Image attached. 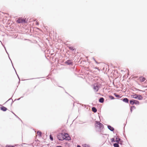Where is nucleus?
<instances>
[{
    "mask_svg": "<svg viewBox=\"0 0 147 147\" xmlns=\"http://www.w3.org/2000/svg\"><path fill=\"white\" fill-rule=\"evenodd\" d=\"M11 63H12V65H13V64H12V61H11ZM13 68H14V69H15V68H14V67H13Z\"/></svg>",
    "mask_w": 147,
    "mask_h": 147,
    "instance_id": "38",
    "label": "nucleus"
},
{
    "mask_svg": "<svg viewBox=\"0 0 147 147\" xmlns=\"http://www.w3.org/2000/svg\"><path fill=\"white\" fill-rule=\"evenodd\" d=\"M11 99H11V98H10V99H9L8 100H7V101L6 102H7V101H8L9 100H11Z\"/></svg>",
    "mask_w": 147,
    "mask_h": 147,
    "instance_id": "34",
    "label": "nucleus"
},
{
    "mask_svg": "<svg viewBox=\"0 0 147 147\" xmlns=\"http://www.w3.org/2000/svg\"><path fill=\"white\" fill-rule=\"evenodd\" d=\"M134 100H130L129 102L131 105H133L135 104Z\"/></svg>",
    "mask_w": 147,
    "mask_h": 147,
    "instance_id": "15",
    "label": "nucleus"
},
{
    "mask_svg": "<svg viewBox=\"0 0 147 147\" xmlns=\"http://www.w3.org/2000/svg\"><path fill=\"white\" fill-rule=\"evenodd\" d=\"M115 137H116L115 136L114 138H115Z\"/></svg>",
    "mask_w": 147,
    "mask_h": 147,
    "instance_id": "44",
    "label": "nucleus"
},
{
    "mask_svg": "<svg viewBox=\"0 0 147 147\" xmlns=\"http://www.w3.org/2000/svg\"><path fill=\"white\" fill-rule=\"evenodd\" d=\"M11 63H12V65H13V64H12V61H11ZM13 68H14V69H15V68H14V67H13Z\"/></svg>",
    "mask_w": 147,
    "mask_h": 147,
    "instance_id": "36",
    "label": "nucleus"
},
{
    "mask_svg": "<svg viewBox=\"0 0 147 147\" xmlns=\"http://www.w3.org/2000/svg\"><path fill=\"white\" fill-rule=\"evenodd\" d=\"M17 22L18 23H26V21L25 19L19 18L17 20Z\"/></svg>",
    "mask_w": 147,
    "mask_h": 147,
    "instance_id": "3",
    "label": "nucleus"
},
{
    "mask_svg": "<svg viewBox=\"0 0 147 147\" xmlns=\"http://www.w3.org/2000/svg\"><path fill=\"white\" fill-rule=\"evenodd\" d=\"M96 124H95V126L96 127H99V128L100 129H102L103 128V125L101 123H100L98 121H96Z\"/></svg>",
    "mask_w": 147,
    "mask_h": 147,
    "instance_id": "2",
    "label": "nucleus"
},
{
    "mask_svg": "<svg viewBox=\"0 0 147 147\" xmlns=\"http://www.w3.org/2000/svg\"><path fill=\"white\" fill-rule=\"evenodd\" d=\"M5 147H13V146H12L11 145H6Z\"/></svg>",
    "mask_w": 147,
    "mask_h": 147,
    "instance_id": "28",
    "label": "nucleus"
},
{
    "mask_svg": "<svg viewBox=\"0 0 147 147\" xmlns=\"http://www.w3.org/2000/svg\"><path fill=\"white\" fill-rule=\"evenodd\" d=\"M119 143H117L113 144V146L114 147H119Z\"/></svg>",
    "mask_w": 147,
    "mask_h": 147,
    "instance_id": "16",
    "label": "nucleus"
},
{
    "mask_svg": "<svg viewBox=\"0 0 147 147\" xmlns=\"http://www.w3.org/2000/svg\"><path fill=\"white\" fill-rule=\"evenodd\" d=\"M108 128L111 131H113L114 130V128L113 127H111L110 125L107 126Z\"/></svg>",
    "mask_w": 147,
    "mask_h": 147,
    "instance_id": "8",
    "label": "nucleus"
},
{
    "mask_svg": "<svg viewBox=\"0 0 147 147\" xmlns=\"http://www.w3.org/2000/svg\"><path fill=\"white\" fill-rule=\"evenodd\" d=\"M133 107H134V109H135L136 108L134 106H132L130 108V111L131 113H132V109H133Z\"/></svg>",
    "mask_w": 147,
    "mask_h": 147,
    "instance_id": "22",
    "label": "nucleus"
},
{
    "mask_svg": "<svg viewBox=\"0 0 147 147\" xmlns=\"http://www.w3.org/2000/svg\"><path fill=\"white\" fill-rule=\"evenodd\" d=\"M0 109L3 111H5L7 110V109L6 107L3 106L0 107Z\"/></svg>",
    "mask_w": 147,
    "mask_h": 147,
    "instance_id": "7",
    "label": "nucleus"
},
{
    "mask_svg": "<svg viewBox=\"0 0 147 147\" xmlns=\"http://www.w3.org/2000/svg\"><path fill=\"white\" fill-rule=\"evenodd\" d=\"M145 78L142 77H140V81L141 82H144L145 81Z\"/></svg>",
    "mask_w": 147,
    "mask_h": 147,
    "instance_id": "12",
    "label": "nucleus"
},
{
    "mask_svg": "<svg viewBox=\"0 0 147 147\" xmlns=\"http://www.w3.org/2000/svg\"><path fill=\"white\" fill-rule=\"evenodd\" d=\"M99 102H100L102 103L104 102V99L103 97H100L99 99Z\"/></svg>",
    "mask_w": 147,
    "mask_h": 147,
    "instance_id": "9",
    "label": "nucleus"
},
{
    "mask_svg": "<svg viewBox=\"0 0 147 147\" xmlns=\"http://www.w3.org/2000/svg\"><path fill=\"white\" fill-rule=\"evenodd\" d=\"M114 95L117 98H121V97H120L119 95L117 94L116 93H114Z\"/></svg>",
    "mask_w": 147,
    "mask_h": 147,
    "instance_id": "20",
    "label": "nucleus"
},
{
    "mask_svg": "<svg viewBox=\"0 0 147 147\" xmlns=\"http://www.w3.org/2000/svg\"><path fill=\"white\" fill-rule=\"evenodd\" d=\"M3 46L4 47V48H5V50H6V52L8 54V57H9V59H10V60H11V59H10V57H9V54H8V53L7 52V51H6V49L5 48V47L4 45H3Z\"/></svg>",
    "mask_w": 147,
    "mask_h": 147,
    "instance_id": "27",
    "label": "nucleus"
},
{
    "mask_svg": "<svg viewBox=\"0 0 147 147\" xmlns=\"http://www.w3.org/2000/svg\"><path fill=\"white\" fill-rule=\"evenodd\" d=\"M137 99L139 100H142L143 99V97L140 95H138V97Z\"/></svg>",
    "mask_w": 147,
    "mask_h": 147,
    "instance_id": "13",
    "label": "nucleus"
},
{
    "mask_svg": "<svg viewBox=\"0 0 147 147\" xmlns=\"http://www.w3.org/2000/svg\"><path fill=\"white\" fill-rule=\"evenodd\" d=\"M50 139L51 141H53V137L51 135L50 136Z\"/></svg>",
    "mask_w": 147,
    "mask_h": 147,
    "instance_id": "25",
    "label": "nucleus"
},
{
    "mask_svg": "<svg viewBox=\"0 0 147 147\" xmlns=\"http://www.w3.org/2000/svg\"><path fill=\"white\" fill-rule=\"evenodd\" d=\"M69 49L72 51H74V50H75V49L74 48V47H69Z\"/></svg>",
    "mask_w": 147,
    "mask_h": 147,
    "instance_id": "24",
    "label": "nucleus"
},
{
    "mask_svg": "<svg viewBox=\"0 0 147 147\" xmlns=\"http://www.w3.org/2000/svg\"><path fill=\"white\" fill-rule=\"evenodd\" d=\"M13 102V100H12V102L11 103V104Z\"/></svg>",
    "mask_w": 147,
    "mask_h": 147,
    "instance_id": "40",
    "label": "nucleus"
},
{
    "mask_svg": "<svg viewBox=\"0 0 147 147\" xmlns=\"http://www.w3.org/2000/svg\"><path fill=\"white\" fill-rule=\"evenodd\" d=\"M11 63H12V65H13V64H12V61H11ZM13 68H14V69H15V68H14V67H13Z\"/></svg>",
    "mask_w": 147,
    "mask_h": 147,
    "instance_id": "37",
    "label": "nucleus"
},
{
    "mask_svg": "<svg viewBox=\"0 0 147 147\" xmlns=\"http://www.w3.org/2000/svg\"><path fill=\"white\" fill-rule=\"evenodd\" d=\"M83 147H90V146L88 144H84L82 145Z\"/></svg>",
    "mask_w": 147,
    "mask_h": 147,
    "instance_id": "18",
    "label": "nucleus"
},
{
    "mask_svg": "<svg viewBox=\"0 0 147 147\" xmlns=\"http://www.w3.org/2000/svg\"><path fill=\"white\" fill-rule=\"evenodd\" d=\"M64 135L65 136L64 137V139L67 140H71V138L67 134H65Z\"/></svg>",
    "mask_w": 147,
    "mask_h": 147,
    "instance_id": "4",
    "label": "nucleus"
},
{
    "mask_svg": "<svg viewBox=\"0 0 147 147\" xmlns=\"http://www.w3.org/2000/svg\"><path fill=\"white\" fill-rule=\"evenodd\" d=\"M37 134L38 135H39L40 136V137L41 136V134H42V133L40 131H37Z\"/></svg>",
    "mask_w": 147,
    "mask_h": 147,
    "instance_id": "19",
    "label": "nucleus"
},
{
    "mask_svg": "<svg viewBox=\"0 0 147 147\" xmlns=\"http://www.w3.org/2000/svg\"><path fill=\"white\" fill-rule=\"evenodd\" d=\"M109 98H110L111 100H113L115 98L112 95H110L109 96Z\"/></svg>",
    "mask_w": 147,
    "mask_h": 147,
    "instance_id": "23",
    "label": "nucleus"
},
{
    "mask_svg": "<svg viewBox=\"0 0 147 147\" xmlns=\"http://www.w3.org/2000/svg\"><path fill=\"white\" fill-rule=\"evenodd\" d=\"M93 59H94V60L95 61L96 63H97V62L96 61V60H95V59H94V58H93Z\"/></svg>",
    "mask_w": 147,
    "mask_h": 147,
    "instance_id": "32",
    "label": "nucleus"
},
{
    "mask_svg": "<svg viewBox=\"0 0 147 147\" xmlns=\"http://www.w3.org/2000/svg\"><path fill=\"white\" fill-rule=\"evenodd\" d=\"M116 140H115V141L116 142L119 143V142L121 141V139L120 138H118V137L117 136L116 137Z\"/></svg>",
    "mask_w": 147,
    "mask_h": 147,
    "instance_id": "11",
    "label": "nucleus"
},
{
    "mask_svg": "<svg viewBox=\"0 0 147 147\" xmlns=\"http://www.w3.org/2000/svg\"><path fill=\"white\" fill-rule=\"evenodd\" d=\"M20 98H18V99H17V100H20Z\"/></svg>",
    "mask_w": 147,
    "mask_h": 147,
    "instance_id": "39",
    "label": "nucleus"
},
{
    "mask_svg": "<svg viewBox=\"0 0 147 147\" xmlns=\"http://www.w3.org/2000/svg\"><path fill=\"white\" fill-rule=\"evenodd\" d=\"M119 144H122V143H119Z\"/></svg>",
    "mask_w": 147,
    "mask_h": 147,
    "instance_id": "43",
    "label": "nucleus"
},
{
    "mask_svg": "<svg viewBox=\"0 0 147 147\" xmlns=\"http://www.w3.org/2000/svg\"><path fill=\"white\" fill-rule=\"evenodd\" d=\"M135 104L136 105H139V102L138 100H134Z\"/></svg>",
    "mask_w": 147,
    "mask_h": 147,
    "instance_id": "21",
    "label": "nucleus"
},
{
    "mask_svg": "<svg viewBox=\"0 0 147 147\" xmlns=\"http://www.w3.org/2000/svg\"><path fill=\"white\" fill-rule=\"evenodd\" d=\"M65 136L63 133H59L58 135L57 138L59 140L62 141L64 140Z\"/></svg>",
    "mask_w": 147,
    "mask_h": 147,
    "instance_id": "1",
    "label": "nucleus"
},
{
    "mask_svg": "<svg viewBox=\"0 0 147 147\" xmlns=\"http://www.w3.org/2000/svg\"><path fill=\"white\" fill-rule=\"evenodd\" d=\"M138 94H135L133 95H132V96L133 98H134L137 99L138 97Z\"/></svg>",
    "mask_w": 147,
    "mask_h": 147,
    "instance_id": "17",
    "label": "nucleus"
},
{
    "mask_svg": "<svg viewBox=\"0 0 147 147\" xmlns=\"http://www.w3.org/2000/svg\"><path fill=\"white\" fill-rule=\"evenodd\" d=\"M56 147H62V146H56Z\"/></svg>",
    "mask_w": 147,
    "mask_h": 147,
    "instance_id": "33",
    "label": "nucleus"
},
{
    "mask_svg": "<svg viewBox=\"0 0 147 147\" xmlns=\"http://www.w3.org/2000/svg\"><path fill=\"white\" fill-rule=\"evenodd\" d=\"M0 41V42H1V43L2 44V45L3 46V45L2 44V42H1V41Z\"/></svg>",
    "mask_w": 147,
    "mask_h": 147,
    "instance_id": "42",
    "label": "nucleus"
},
{
    "mask_svg": "<svg viewBox=\"0 0 147 147\" xmlns=\"http://www.w3.org/2000/svg\"><path fill=\"white\" fill-rule=\"evenodd\" d=\"M93 59H94V60L95 61L96 63H97V62L96 61V60H95V59H94V58H93Z\"/></svg>",
    "mask_w": 147,
    "mask_h": 147,
    "instance_id": "31",
    "label": "nucleus"
},
{
    "mask_svg": "<svg viewBox=\"0 0 147 147\" xmlns=\"http://www.w3.org/2000/svg\"><path fill=\"white\" fill-rule=\"evenodd\" d=\"M16 74H17V76H18V78L19 79V83H20V78H19L18 75L17 74V73H16Z\"/></svg>",
    "mask_w": 147,
    "mask_h": 147,
    "instance_id": "30",
    "label": "nucleus"
},
{
    "mask_svg": "<svg viewBox=\"0 0 147 147\" xmlns=\"http://www.w3.org/2000/svg\"><path fill=\"white\" fill-rule=\"evenodd\" d=\"M0 41V42H1V43L2 44V45L3 46V45L2 44V42H1V41Z\"/></svg>",
    "mask_w": 147,
    "mask_h": 147,
    "instance_id": "41",
    "label": "nucleus"
},
{
    "mask_svg": "<svg viewBox=\"0 0 147 147\" xmlns=\"http://www.w3.org/2000/svg\"><path fill=\"white\" fill-rule=\"evenodd\" d=\"M14 115L16 116L19 119H20V120H21L19 118L17 115H16L15 114H14V113H13Z\"/></svg>",
    "mask_w": 147,
    "mask_h": 147,
    "instance_id": "29",
    "label": "nucleus"
},
{
    "mask_svg": "<svg viewBox=\"0 0 147 147\" xmlns=\"http://www.w3.org/2000/svg\"><path fill=\"white\" fill-rule=\"evenodd\" d=\"M111 142H116L115 141V139L114 138H112L111 139Z\"/></svg>",
    "mask_w": 147,
    "mask_h": 147,
    "instance_id": "26",
    "label": "nucleus"
},
{
    "mask_svg": "<svg viewBox=\"0 0 147 147\" xmlns=\"http://www.w3.org/2000/svg\"><path fill=\"white\" fill-rule=\"evenodd\" d=\"M92 111L94 113H96L97 111L95 107H93L92 108Z\"/></svg>",
    "mask_w": 147,
    "mask_h": 147,
    "instance_id": "14",
    "label": "nucleus"
},
{
    "mask_svg": "<svg viewBox=\"0 0 147 147\" xmlns=\"http://www.w3.org/2000/svg\"><path fill=\"white\" fill-rule=\"evenodd\" d=\"M65 63L67 64L68 65H72L73 62L71 60H69L65 62Z\"/></svg>",
    "mask_w": 147,
    "mask_h": 147,
    "instance_id": "5",
    "label": "nucleus"
},
{
    "mask_svg": "<svg viewBox=\"0 0 147 147\" xmlns=\"http://www.w3.org/2000/svg\"><path fill=\"white\" fill-rule=\"evenodd\" d=\"M122 100L123 102L126 103H129V100L127 98H124Z\"/></svg>",
    "mask_w": 147,
    "mask_h": 147,
    "instance_id": "10",
    "label": "nucleus"
},
{
    "mask_svg": "<svg viewBox=\"0 0 147 147\" xmlns=\"http://www.w3.org/2000/svg\"><path fill=\"white\" fill-rule=\"evenodd\" d=\"M93 89L94 90V91L96 92H97L98 90V86H94L93 87Z\"/></svg>",
    "mask_w": 147,
    "mask_h": 147,
    "instance_id": "6",
    "label": "nucleus"
},
{
    "mask_svg": "<svg viewBox=\"0 0 147 147\" xmlns=\"http://www.w3.org/2000/svg\"><path fill=\"white\" fill-rule=\"evenodd\" d=\"M36 25H39V23H38V22H36Z\"/></svg>",
    "mask_w": 147,
    "mask_h": 147,
    "instance_id": "35",
    "label": "nucleus"
}]
</instances>
